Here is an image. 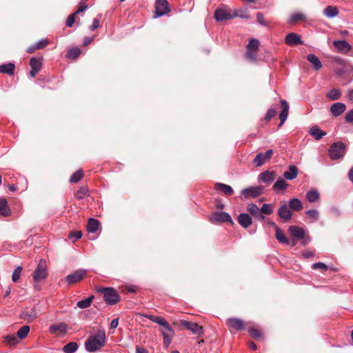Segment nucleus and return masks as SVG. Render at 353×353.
<instances>
[{
	"mask_svg": "<svg viewBox=\"0 0 353 353\" xmlns=\"http://www.w3.org/2000/svg\"><path fill=\"white\" fill-rule=\"evenodd\" d=\"M21 271H22V268L21 266H17L13 273H12V280L13 282H17L18 281V280L20 278V276H21Z\"/></svg>",
	"mask_w": 353,
	"mask_h": 353,
	"instance_id": "603ef678",
	"label": "nucleus"
},
{
	"mask_svg": "<svg viewBox=\"0 0 353 353\" xmlns=\"http://www.w3.org/2000/svg\"><path fill=\"white\" fill-rule=\"evenodd\" d=\"M94 298V296L92 295L85 299L79 301L77 303V307H78L79 308H81V309H86V308L89 307L91 305V303H92Z\"/></svg>",
	"mask_w": 353,
	"mask_h": 353,
	"instance_id": "f704fd0d",
	"label": "nucleus"
},
{
	"mask_svg": "<svg viewBox=\"0 0 353 353\" xmlns=\"http://www.w3.org/2000/svg\"><path fill=\"white\" fill-rule=\"evenodd\" d=\"M30 332V327L28 325H23L22 326L18 331H17V338L19 339H24L27 337L28 333Z\"/></svg>",
	"mask_w": 353,
	"mask_h": 353,
	"instance_id": "a19ab883",
	"label": "nucleus"
},
{
	"mask_svg": "<svg viewBox=\"0 0 353 353\" xmlns=\"http://www.w3.org/2000/svg\"><path fill=\"white\" fill-rule=\"evenodd\" d=\"M275 232L276 239L278 240L279 243L285 245H290V241L285 236L284 233L279 228H276V230Z\"/></svg>",
	"mask_w": 353,
	"mask_h": 353,
	"instance_id": "2f4dec72",
	"label": "nucleus"
},
{
	"mask_svg": "<svg viewBox=\"0 0 353 353\" xmlns=\"http://www.w3.org/2000/svg\"><path fill=\"white\" fill-rule=\"evenodd\" d=\"M281 104L282 107V110L279 114V119L281 120V122L278 125L279 128L281 127L286 121L289 112V105L285 100H281Z\"/></svg>",
	"mask_w": 353,
	"mask_h": 353,
	"instance_id": "a211bd4d",
	"label": "nucleus"
},
{
	"mask_svg": "<svg viewBox=\"0 0 353 353\" xmlns=\"http://www.w3.org/2000/svg\"><path fill=\"white\" fill-rule=\"evenodd\" d=\"M39 316V312L35 306L25 308L20 314V318L27 322L33 321Z\"/></svg>",
	"mask_w": 353,
	"mask_h": 353,
	"instance_id": "0eeeda50",
	"label": "nucleus"
},
{
	"mask_svg": "<svg viewBox=\"0 0 353 353\" xmlns=\"http://www.w3.org/2000/svg\"><path fill=\"white\" fill-rule=\"evenodd\" d=\"M298 168L296 165H290L289 170L283 173V177L287 180H293L298 175Z\"/></svg>",
	"mask_w": 353,
	"mask_h": 353,
	"instance_id": "393cba45",
	"label": "nucleus"
},
{
	"mask_svg": "<svg viewBox=\"0 0 353 353\" xmlns=\"http://www.w3.org/2000/svg\"><path fill=\"white\" fill-rule=\"evenodd\" d=\"M345 145L341 142L338 141L334 143L329 149V155L332 160H337L343 158L345 154Z\"/></svg>",
	"mask_w": 353,
	"mask_h": 353,
	"instance_id": "7ed1b4c3",
	"label": "nucleus"
},
{
	"mask_svg": "<svg viewBox=\"0 0 353 353\" xmlns=\"http://www.w3.org/2000/svg\"><path fill=\"white\" fill-rule=\"evenodd\" d=\"M341 97V92L339 89H332L327 94V97L332 100H337Z\"/></svg>",
	"mask_w": 353,
	"mask_h": 353,
	"instance_id": "8fccbe9b",
	"label": "nucleus"
},
{
	"mask_svg": "<svg viewBox=\"0 0 353 353\" xmlns=\"http://www.w3.org/2000/svg\"><path fill=\"white\" fill-rule=\"evenodd\" d=\"M226 324L230 330L241 331L245 328L243 321L239 318H229L226 320Z\"/></svg>",
	"mask_w": 353,
	"mask_h": 353,
	"instance_id": "9b49d317",
	"label": "nucleus"
},
{
	"mask_svg": "<svg viewBox=\"0 0 353 353\" xmlns=\"http://www.w3.org/2000/svg\"><path fill=\"white\" fill-rule=\"evenodd\" d=\"M337 52L347 54L352 49L350 44L345 40H336L333 41Z\"/></svg>",
	"mask_w": 353,
	"mask_h": 353,
	"instance_id": "f8f14e48",
	"label": "nucleus"
},
{
	"mask_svg": "<svg viewBox=\"0 0 353 353\" xmlns=\"http://www.w3.org/2000/svg\"><path fill=\"white\" fill-rule=\"evenodd\" d=\"M247 210L255 219L259 221H263L265 219V216L262 214L261 210L259 209L255 203H249L247 205Z\"/></svg>",
	"mask_w": 353,
	"mask_h": 353,
	"instance_id": "dca6fc26",
	"label": "nucleus"
},
{
	"mask_svg": "<svg viewBox=\"0 0 353 353\" xmlns=\"http://www.w3.org/2000/svg\"><path fill=\"white\" fill-rule=\"evenodd\" d=\"M10 214V210L6 199L1 198V216H6Z\"/></svg>",
	"mask_w": 353,
	"mask_h": 353,
	"instance_id": "c03bdc74",
	"label": "nucleus"
},
{
	"mask_svg": "<svg viewBox=\"0 0 353 353\" xmlns=\"http://www.w3.org/2000/svg\"><path fill=\"white\" fill-rule=\"evenodd\" d=\"M276 114V110L272 108L268 109L265 116V120L269 121Z\"/></svg>",
	"mask_w": 353,
	"mask_h": 353,
	"instance_id": "13d9d810",
	"label": "nucleus"
},
{
	"mask_svg": "<svg viewBox=\"0 0 353 353\" xmlns=\"http://www.w3.org/2000/svg\"><path fill=\"white\" fill-rule=\"evenodd\" d=\"M48 276L46 261L40 260L33 274V279L35 282L44 280Z\"/></svg>",
	"mask_w": 353,
	"mask_h": 353,
	"instance_id": "39448f33",
	"label": "nucleus"
},
{
	"mask_svg": "<svg viewBox=\"0 0 353 353\" xmlns=\"http://www.w3.org/2000/svg\"><path fill=\"white\" fill-rule=\"evenodd\" d=\"M214 188L216 190L223 192L227 196H231L234 193V190L230 185L222 183H215Z\"/></svg>",
	"mask_w": 353,
	"mask_h": 353,
	"instance_id": "4be33fe9",
	"label": "nucleus"
},
{
	"mask_svg": "<svg viewBox=\"0 0 353 353\" xmlns=\"http://www.w3.org/2000/svg\"><path fill=\"white\" fill-rule=\"evenodd\" d=\"M100 225V222L93 218H90L88 221L87 224V231L90 233H94L96 232Z\"/></svg>",
	"mask_w": 353,
	"mask_h": 353,
	"instance_id": "a878e982",
	"label": "nucleus"
},
{
	"mask_svg": "<svg viewBox=\"0 0 353 353\" xmlns=\"http://www.w3.org/2000/svg\"><path fill=\"white\" fill-rule=\"evenodd\" d=\"M87 274V270L79 269L65 277V281L69 285L76 283L82 280Z\"/></svg>",
	"mask_w": 353,
	"mask_h": 353,
	"instance_id": "1a4fd4ad",
	"label": "nucleus"
},
{
	"mask_svg": "<svg viewBox=\"0 0 353 353\" xmlns=\"http://www.w3.org/2000/svg\"><path fill=\"white\" fill-rule=\"evenodd\" d=\"M312 269L316 270V269H322L323 270L325 271L327 270V265L321 262H318L312 264Z\"/></svg>",
	"mask_w": 353,
	"mask_h": 353,
	"instance_id": "680f3d73",
	"label": "nucleus"
},
{
	"mask_svg": "<svg viewBox=\"0 0 353 353\" xmlns=\"http://www.w3.org/2000/svg\"><path fill=\"white\" fill-rule=\"evenodd\" d=\"M307 19L305 14L301 12H295L290 15L288 23L290 24L296 23L301 21H305Z\"/></svg>",
	"mask_w": 353,
	"mask_h": 353,
	"instance_id": "cd10ccee",
	"label": "nucleus"
},
{
	"mask_svg": "<svg viewBox=\"0 0 353 353\" xmlns=\"http://www.w3.org/2000/svg\"><path fill=\"white\" fill-rule=\"evenodd\" d=\"M106 336L103 330H97L90 335L85 341V348L89 352H95L105 345Z\"/></svg>",
	"mask_w": 353,
	"mask_h": 353,
	"instance_id": "f257e3e1",
	"label": "nucleus"
},
{
	"mask_svg": "<svg viewBox=\"0 0 353 353\" xmlns=\"http://www.w3.org/2000/svg\"><path fill=\"white\" fill-rule=\"evenodd\" d=\"M278 215L281 219L287 221L292 219V212L290 208L286 204H284L279 208Z\"/></svg>",
	"mask_w": 353,
	"mask_h": 353,
	"instance_id": "f3484780",
	"label": "nucleus"
},
{
	"mask_svg": "<svg viewBox=\"0 0 353 353\" xmlns=\"http://www.w3.org/2000/svg\"><path fill=\"white\" fill-rule=\"evenodd\" d=\"M306 199L310 203H314L319 201L320 194L316 189L310 190L306 193Z\"/></svg>",
	"mask_w": 353,
	"mask_h": 353,
	"instance_id": "c85d7f7f",
	"label": "nucleus"
},
{
	"mask_svg": "<svg viewBox=\"0 0 353 353\" xmlns=\"http://www.w3.org/2000/svg\"><path fill=\"white\" fill-rule=\"evenodd\" d=\"M288 186V184L281 177H279L276 180V181L273 185L272 189L276 191H280L283 190L285 188H287Z\"/></svg>",
	"mask_w": 353,
	"mask_h": 353,
	"instance_id": "473e14b6",
	"label": "nucleus"
},
{
	"mask_svg": "<svg viewBox=\"0 0 353 353\" xmlns=\"http://www.w3.org/2000/svg\"><path fill=\"white\" fill-rule=\"evenodd\" d=\"M15 65L13 63L1 64V73L13 75L14 73Z\"/></svg>",
	"mask_w": 353,
	"mask_h": 353,
	"instance_id": "72a5a7b5",
	"label": "nucleus"
},
{
	"mask_svg": "<svg viewBox=\"0 0 353 353\" xmlns=\"http://www.w3.org/2000/svg\"><path fill=\"white\" fill-rule=\"evenodd\" d=\"M250 334L256 339H259L261 337V332L255 328H250L248 330Z\"/></svg>",
	"mask_w": 353,
	"mask_h": 353,
	"instance_id": "6e6d98bb",
	"label": "nucleus"
},
{
	"mask_svg": "<svg viewBox=\"0 0 353 353\" xmlns=\"http://www.w3.org/2000/svg\"><path fill=\"white\" fill-rule=\"evenodd\" d=\"M100 26L99 25V19L97 18H94L92 21V26L90 27V30L91 31H94L96 29L99 28Z\"/></svg>",
	"mask_w": 353,
	"mask_h": 353,
	"instance_id": "69168bd1",
	"label": "nucleus"
},
{
	"mask_svg": "<svg viewBox=\"0 0 353 353\" xmlns=\"http://www.w3.org/2000/svg\"><path fill=\"white\" fill-rule=\"evenodd\" d=\"M301 254L304 259H308V258L314 256V252H313V251L310 250V249H307V250H303Z\"/></svg>",
	"mask_w": 353,
	"mask_h": 353,
	"instance_id": "338daca9",
	"label": "nucleus"
},
{
	"mask_svg": "<svg viewBox=\"0 0 353 353\" xmlns=\"http://www.w3.org/2000/svg\"><path fill=\"white\" fill-rule=\"evenodd\" d=\"M238 223L244 228H248L252 223V217L245 212L241 213L237 218Z\"/></svg>",
	"mask_w": 353,
	"mask_h": 353,
	"instance_id": "6ab92c4d",
	"label": "nucleus"
},
{
	"mask_svg": "<svg viewBox=\"0 0 353 353\" xmlns=\"http://www.w3.org/2000/svg\"><path fill=\"white\" fill-rule=\"evenodd\" d=\"M288 207L290 208V210L298 212L303 208V204L301 200L298 198H293L289 201Z\"/></svg>",
	"mask_w": 353,
	"mask_h": 353,
	"instance_id": "7c9ffc66",
	"label": "nucleus"
},
{
	"mask_svg": "<svg viewBox=\"0 0 353 353\" xmlns=\"http://www.w3.org/2000/svg\"><path fill=\"white\" fill-rule=\"evenodd\" d=\"M212 221L216 222H228L233 224L230 215L225 212H216L213 214Z\"/></svg>",
	"mask_w": 353,
	"mask_h": 353,
	"instance_id": "2eb2a0df",
	"label": "nucleus"
},
{
	"mask_svg": "<svg viewBox=\"0 0 353 353\" xmlns=\"http://www.w3.org/2000/svg\"><path fill=\"white\" fill-rule=\"evenodd\" d=\"M259 41L256 39H251L249 41V43L247 46V49H250V50L257 51L259 47Z\"/></svg>",
	"mask_w": 353,
	"mask_h": 353,
	"instance_id": "09e8293b",
	"label": "nucleus"
},
{
	"mask_svg": "<svg viewBox=\"0 0 353 353\" xmlns=\"http://www.w3.org/2000/svg\"><path fill=\"white\" fill-rule=\"evenodd\" d=\"M265 161H266V159H265V157L263 156V153L259 152L256 154V156L254 159L253 163L256 167H261L265 163Z\"/></svg>",
	"mask_w": 353,
	"mask_h": 353,
	"instance_id": "79ce46f5",
	"label": "nucleus"
},
{
	"mask_svg": "<svg viewBox=\"0 0 353 353\" xmlns=\"http://www.w3.org/2000/svg\"><path fill=\"white\" fill-rule=\"evenodd\" d=\"M256 21L260 25H261L263 26H266L268 25L266 21H265L263 15L261 12H257Z\"/></svg>",
	"mask_w": 353,
	"mask_h": 353,
	"instance_id": "052dcab7",
	"label": "nucleus"
},
{
	"mask_svg": "<svg viewBox=\"0 0 353 353\" xmlns=\"http://www.w3.org/2000/svg\"><path fill=\"white\" fill-rule=\"evenodd\" d=\"M285 42L290 46L300 45L303 43L301 37L298 34L294 32L289 33L286 35Z\"/></svg>",
	"mask_w": 353,
	"mask_h": 353,
	"instance_id": "4468645a",
	"label": "nucleus"
},
{
	"mask_svg": "<svg viewBox=\"0 0 353 353\" xmlns=\"http://www.w3.org/2000/svg\"><path fill=\"white\" fill-rule=\"evenodd\" d=\"M276 177V172L274 171H264L259 174L258 180L260 182L265 183H271L273 182Z\"/></svg>",
	"mask_w": 353,
	"mask_h": 353,
	"instance_id": "ddd939ff",
	"label": "nucleus"
},
{
	"mask_svg": "<svg viewBox=\"0 0 353 353\" xmlns=\"http://www.w3.org/2000/svg\"><path fill=\"white\" fill-rule=\"evenodd\" d=\"M76 198L79 200H82L85 197L89 196V191L87 186H81L76 193Z\"/></svg>",
	"mask_w": 353,
	"mask_h": 353,
	"instance_id": "4c0bfd02",
	"label": "nucleus"
},
{
	"mask_svg": "<svg viewBox=\"0 0 353 353\" xmlns=\"http://www.w3.org/2000/svg\"><path fill=\"white\" fill-rule=\"evenodd\" d=\"M145 317L152 322L159 324L161 326L164 325L168 321L161 316H157L152 314L145 315Z\"/></svg>",
	"mask_w": 353,
	"mask_h": 353,
	"instance_id": "ea45409f",
	"label": "nucleus"
},
{
	"mask_svg": "<svg viewBox=\"0 0 353 353\" xmlns=\"http://www.w3.org/2000/svg\"><path fill=\"white\" fill-rule=\"evenodd\" d=\"M49 330L51 334H55L57 332H60L62 334H65L68 330V325L65 323L53 324L50 327Z\"/></svg>",
	"mask_w": 353,
	"mask_h": 353,
	"instance_id": "b1692460",
	"label": "nucleus"
},
{
	"mask_svg": "<svg viewBox=\"0 0 353 353\" xmlns=\"http://www.w3.org/2000/svg\"><path fill=\"white\" fill-rule=\"evenodd\" d=\"M4 341L8 345L12 347L19 343V339L14 334H8L4 336Z\"/></svg>",
	"mask_w": 353,
	"mask_h": 353,
	"instance_id": "c9c22d12",
	"label": "nucleus"
},
{
	"mask_svg": "<svg viewBox=\"0 0 353 353\" xmlns=\"http://www.w3.org/2000/svg\"><path fill=\"white\" fill-rule=\"evenodd\" d=\"M263 190L262 186H250L242 190L241 193L245 199L256 198L263 194Z\"/></svg>",
	"mask_w": 353,
	"mask_h": 353,
	"instance_id": "423d86ee",
	"label": "nucleus"
},
{
	"mask_svg": "<svg viewBox=\"0 0 353 353\" xmlns=\"http://www.w3.org/2000/svg\"><path fill=\"white\" fill-rule=\"evenodd\" d=\"M81 54V50L78 48H70L67 52V57L69 59H75Z\"/></svg>",
	"mask_w": 353,
	"mask_h": 353,
	"instance_id": "a18cd8bd",
	"label": "nucleus"
},
{
	"mask_svg": "<svg viewBox=\"0 0 353 353\" xmlns=\"http://www.w3.org/2000/svg\"><path fill=\"white\" fill-rule=\"evenodd\" d=\"M289 232L296 240L303 239L305 234V230L302 228L296 225H290L289 227Z\"/></svg>",
	"mask_w": 353,
	"mask_h": 353,
	"instance_id": "aec40b11",
	"label": "nucleus"
},
{
	"mask_svg": "<svg viewBox=\"0 0 353 353\" xmlns=\"http://www.w3.org/2000/svg\"><path fill=\"white\" fill-rule=\"evenodd\" d=\"M181 325L185 329L191 331L194 334L201 336L203 334V327L196 323L188 321H181Z\"/></svg>",
	"mask_w": 353,
	"mask_h": 353,
	"instance_id": "9d476101",
	"label": "nucleus"
},
{
	"mask_svg": "<svg viewBox=\"0 0 353 353\" xmlns=\"http://www.w3.org/2000/svg\"><path fill=\"white\" fill-rule=\"evenodd\" d=\"M307 60L312 65L315 70H319L322 68V63L319 58L314 54H309Z\"/></svg>",
	"mask_w": 353,
	"mask_h": 353,
	"instance_id": "5701e85b",
	"label": "nucleus"
},
{
	"mask_svg": "<svg viewBox=\"0 0 353 353\" xmlns=\"http://www.w3.org/2000/svg\"><path fill=\"white\" fill-rule=\"evenodd\" d=\"M345 122L347 123H353V108L350 110L345 117Z\"/></svg>",
	"mask_w": 353,
	"mask_h": 353,
	"instance_id": "e2e57ef3",
	"label": "nucleus"
},
{
	"mask_svg": "<svg viewBox=\"0 0 353 353\" xmlns=\"http://www.w3.org/2000/svg\"><path fill=\"white\" fill-rule=\"evenodd\" d=\"M82 236V232L81 231H75L71 233L69 235V239H71L73 242L80 239Z\"/></svg>",
	"mask_w": 353,
	"mask_h": 353,
	"instance_id": "4d7b16f0",
	"label": "nucleus"
},
{
	"mask_svg": "<svg viewBox=\"0 0 353 353\" xmlns=\"http://www.w3.org/2000/svg\"><path fill=\"white\" fill-rule=\"evenodd\" d=\"M78 344L76 342H70L65 345L63 351L65 353H74L78 349Z\"/></svg>",
	"mask_w": 353,
	"mask_h": 353,
	"instance_id": "58836bf2",
	"label": "nucleus"
},
{
	"mask_svg": "<svg viewBox=\"0 0 353 353\" xmlns=\"http://www.w3.org/2000/svg\"><path fill=\"white\" fill-rule=\"evenodd\" d=\"M339 12L336 6H328L323 10V14L328 18H334L339 14Z\"/></svg>",
	"mask_w": 353,
	"mask_h": 353,
	"instance_id": "c756f323",
	"label": "nucleus"
},
{
	"mask_svg": "<svg viewBox=\"0 0 353 353\" xmlns=\"http://www.w3.org/2000/svg\"><path fill=\"white\" fill-rule=\"evenodd\" d=\"M174 332H167L165 331H162V336L163 339V345L165 347H168L171 344Z\"/></svg>",
	"mask_w": 353,
	"mask_h": 353,
	"instance_id": "e433bc0d",
	"label": "nucleus"
},
{
	"mask_svg": "<svg viewBox=\"0 0 353 353\" xmlns=\"http://www.w3.org/2000/svg\"><path fill=\"white\" fill-rule=\"evenodd\" d=\"M346 109V105L341 102L332 104L330 107V112L334 117L340 116Z\"/></svg>",
	"mask_w": 353,
	"mask_h": 353,
	"instance_id": "412c9836",
	"label": "nucleus"
},
{
	"mask_svg": "<svg viewBox=\"0 0 353 353\" xmlns=\"http://www.w3.org/2000/svg\"><path fill=\"white\" fill-rule=\"evenodd\" d=\"M236 17H240L241 18L248 17V15L239 14L236 10H232L226 7L217 8L214 14V17L217 21L229 20Z\"/></svg>",
	"mask_w": 353,
	"mask_h": 353,
	"instance_id": "f03ea898",
	"label": "nucleus"
},
{
	"mask_svg": "<svg viewBox=\"0 0 353 353\" xmlns=\"http://www.w3.org/2000/svg\"><path fill=\"white\" fill-rule=\"evenodd\" d=\"M103 292L104 301L108 305H114L120 301V296L112 288H102L100 290Z\"/></svg>",
	"mask_w": 353,
	"mask_h": 353,
	"instance_id": "20e7f679",
	"label": "nucleus"
},
{
	"mask_svg": "<svg viewBox=\"0 0 353 353\" xmlns=\"http://www.w3.org/2000/svg\"><path fill=\"white\" fill-rule=\"evenodd\" d=\"M309 133L317 141L320 140L323 136L326 134V133L321 130L317 125L312 126L310 129Z\"/></svg>",
	"mask_w": 353,
	"mask_h": 353,
	"instance_id": "bb28decb",
	"label": "nucleus"
},
{
	"mask_svg": "<svg viewBox=\"0 0 353 353\" xmlns=\"http://www.w3.org/2000/svg\"><path fill=\"white\" fill-rule=\"evenodd\" d=\"M169 11V3L167 0H156L154 18L162 17Z\"/></svg>",
	"mask_w": 353,
	"mask_h": 353,
	"instance_id": "6e6552de",
	"label": "nucleus"
},
{
	"mask_svg": "<svg viewBox=\"0 0 353 353\" xmlns=\"http://www.w3.org/2000/svg\"><path fill=\"white\" fill-rule=\"evenodd\" d=\"M48 43L49 41L48 39H42L38 41L37 43H35V46L37 49H43L46 48Z\"/></svg>",
	"mask_w": 353,
	"mask_h": 353,
	"instance_id": "5fc2aeb1",
	"label": "nucleus"
},
{
	"mask_svg": "<svg viewBox=\"0 0 353 353\" xmlns=\"http://www.w3.org/2000/svg\"><path fill=\"white\" fill-rule=\"evenodd\" d=\"M305 214L313 221H316L319 218V212L315 209L306 210Z\"/></svg>",
	"mask_w": 353,
	"mask_h": 353,
	"instance_id": "49530a36",
	"label": "nucleus"
},
{
	"mask_svg": "<svg viewBox=\"0 0 353 353\" xmlns=\"http://www.w3.org/2000/svg\"><path fill=\"white\" fill-rule=\"evenodd\" d=\"M30 65L32 69L40 70L41 68V58L32 57L30 60Z\"/></svg>",
	"mask_w": 353,
	"mask_h": 353,
	"instance_id": "37998d69",
	"label": "nucleus"
},
{
	"mask_svg": "<svg viewBox=\"0 0 353 353\" xmlns=\"http://www.w3.org/2000/svg\"><path fill=\"white\" fill-rule=\"evenodd\" d=\"M262 214H268L270 215L273 212L272 205L270 203H265L262 205L261 208Z\"/></svg>",
	"mask_w": 353,
	"mask_h": 353,
	"instance_id": "3c124183",
	"label": "nucleus"
},
{
	"mask_svg": "<svg viewBox=\"0 0 353 353\" xmlns=\"http://www.w3.org/2000/svg\"><path fill=\"white\" fill-rule=\"evenodd\" d=\"M254 52L255 51L250 50V49H247L245 52V57L249 60L255 61L256 60V56Z\"/></svg>",
	"mask_w": 353,
	"mask_h": 353,
	"instance_id": "bf43d9fd",
	"label": "nucleus"
},
{
	"mask_svg": "<svg viewBox=\"0 0 353 353\" xmlns=\"http://www.w3.org/2000/svg\"><path fill=\"white\" fill-rule=\"evenodd\" d=\"M273 154V150L272 149L268 150L265 153H263V156L266 161L271 159Z\"/></svg>",
	"mask_w": 353,
	"mask_h": 353,
	"instance_id": "774afa93",
	"label": "nucleus"
},
{
	"mask_svg": "<svg viewBox=\"0 0 353 353\" xmlns=\"http://www.w3.org/2000/svg\"><path fill=\"white\" fill-rule=\"evenodd\" d=\"M75 21V14L73 13L68 16L67 21H66V26L68 27H72Z\"/></svg>",
	"mask_w": 353,
	"mask_h": 353,
	"instance_id": "0e129e2a",
	"label": "nucleus"
},
{
	"mask_svg": "<svg viewBox=\"0 0 353 353\" xmlns=\"http://www.w3.org/2000/svg\"><path fill=\"white\" fill-rule=\"evenodd\" d=\"M330 212L332 214V216L334 218H339L342 214L341 210L339 209V208L334 205L330 207Z\"/></svg>",
	"mask_w": 353,
	"mask_h": 353,
	"instance_id": "864d4df0",
	"label": "nucleus"
},
{
	"mask_svg": "<svg viewBox=\"0 0 353 353\" xmlns=\"http://www.w3.org/2000/svg\"><path fill=\"white\" fill-rule=\"evenodd\" d=\"M83 174L82 170H79L72 174L69 181L70 183H77L83 178Z\"/></svg>",
	"mask_w": 353,
	"mask_h": 353,
	"instance_id": "de8ad7c7",
	"label": "nucleus"
}]
</instances>
